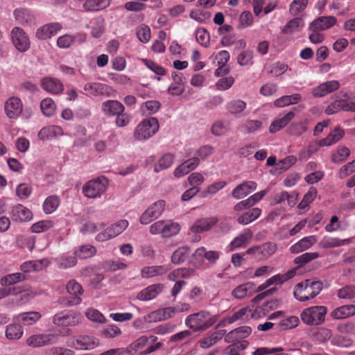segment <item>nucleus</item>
<instances>
[{
    "label": "nucleus",
    "instance_id": "obj_49",
    "mask_svg": "<svg viewBox=\"0 0 355 355\" xmlns=\"http://www.w3.org/2000/svg\"><path fill=\"white\" fill-rule=\"evenodd\" d=\"M304 26V22L302 18L295 17L290 20L286 25L283 28L282 33L284 34H292L294 32L299 31L300 27Z\"/></svg>",
    "mask_w": 355,
    "mask_h": 355
},
{
    "label": "nucleus",
    "instance_id": "obj_30",
    "mask_svg": "<svg viewBox=\"0 0 355 355\" xmlns=\"http://www.w3.org/2000/svg\"><path fill=\"white\" fill-rule=\"evenodd\" d=\"M256 291L254 283L247 282L236 287L232 292V295L236 299H242L246 296L252 295Z\"/></svg>",
    "mask_w": 355,
    "mask_h": 355
},
{
    "label": "nucleus",
    "instance_id": "obj_27",
    "mask_svg": "<svg viewBox=\"0 0 355 355\" xmlns=\"http://www.w3.org/2000/svg\"><path fill=\"white\" fill-rule=\"evenodd\" d=\"M169 270L168 266L166 265L146 266L141 269V276L142 278L148 279L166 274Z\"/></svg>",
    "mask_w": 355,
    "mask_h": 355
},
{
    "label": "nucleus",
    "instance_id": "obj_15",
    "mask_svg": "<svg viewBox=\"0 0 355 355\" xmlns=\"http://www.w3.org/2000/svg\"><path fill=\"white\" fill-rule=\"evenodd\" d=\"M337 22V19L334 16H322L316 18L309 24L311 31H322L329 29Z\"/></svg>",
    "mask_w": 355,
    "mask_h": 355
},
{
    "label": "nucleus",
    "instance_id": "obj_36",
    "mask_svg": "<svg viewBox=\"0 0 355 355\" xmlns=\"http://www.w3.org/2000/svg\"><path fill=\"white\" fill-rule=\"evenodd\" d=\"M226 330L220 329L212 333L209 336H207L204 339L200 341V346L202 348L207 349L211 347L214 344H216L218 341L221 340L223 337L225 335Z\"/></svg>",
    "mask_w": 355,
    "mask_h": 355
},
{
    "label": "nucleus",
    "instance_id": "obj_61",
    "mask_svg": "<svg viewBox=\"0 0 355 355\" xmlns=\"http://www.w3.org/2000/svg\"><path fill=\"white\" fill-rule=\"evenodd\" d=\"M309 0H294L290 5V12L292 15H297L306 7Z\"/></svg>",
    "mask_w": 355,
    "mask_h": 355
},
{
    "label": "nucleus",
    "instance_id": "obj_14",
    "mask_svg": "<svg viewBox=\"0 0 355 355\" xmlns=\"http://www.w3.org/2000/svg\"><path fill=\"white\" fill-rule=\"evenodd\" d=\"M40 85L46 92L52 94H60L64 90V85L58 78L46 76L41 79Z\"/></svg>",
    "mask_w": 355,
    "mask_h": 355
},
{
    "label": "nucleus",
    "instance_id": "obj_58",
    "mask_svg": "<svg viewBox=\"0 0 355 355\" xmlns=\"http://www.w3.org/2000/svg\"><path fill=\"white\" fill-rule=\"evenodd\" d=\"M262 127V122L259 120H247L242 125L241 129L248 134L253 133Z\"/></svg>",
    "mask_w": 355,
    "mask_h": 355
},
{
    "label": "nucleus",
    "instance_id": "obj_3",
    "mask_svg": "<svg viewBox=\"0 0 355 355\" xmlns=\"http://www.w3.org/2000/svg\"><path fill=\"white\" fill-rule=\"evenodd\" d=\"M327 309L324 306H314L305 309L300 317L307 325L316 326L324 322Z\"/></svg>",
    "mask_w": 355,
    "mask_h": 355
},
{
    "label": "nucleus",
    "instance_id": "obj_56",
    "mask_svg": "<svg viewBox=\"0 0 355 355\" xmlns=\"http://www.w3.org/2000/svg\"><path fill=\"white\" fill-rule=\"evenodd\" d=\"M318 257H319L318 252H306L295 257L293 262L297 265V268H300Z\"/></svg>",
    "mask_w": 355,
    "mask_h": 355
},
{
    "label": "nucleus",
    "instance_id": "obj_1",
    "mask_svg": "<svg viewBox=\"0 0 355 355\" xmlns=\"http://www.w3.org/2000/svg\"><path fill=\"white\" fill-rule=\"evenodd\" d=\"M321 281L307 279L298 283L294 291L295 298L300 302H305L315 298L322 289Z\"/></svg>",
    "mask_w": 355,
    "mask_h": 355
},
{
    "label": "nucleus",
    "instance_id": "obj_42",
    "mask_svg": "<svg viewBox=\"0 0 355 355\" xmlns=\"http://www.w3.org/2000/svg\"><path fill=\"white\" fill-rule=\"evenodd\" d=\"M62 131L60 127L57 125H49L42 128L38 132V137L41 140H46L52 138L57 135H60Z\"/></svg>",
    "mask_w": 355,
    "mask_h": 355
},
{
    "label": "nucleus",
    "instance_id": "obj_11",
    "mask_svg": "<svg viewBox=\"0 0 355 355\" xmlns=\"http://www.w3.org/2000/svg\"><path fill=\"white\" fill-rule=\"evenodd\" d=\"M58 336L47 334H34L26 340V344L32 347H40L45 345H52L57 342Z\"/></svg>",
    "mask_w": 355,
    "mask_h": 355
},
{
    "label": "nucleus",
    "instance_id": "obj_43",
    "mask_svg": "<svg viewBox=\"0 0 355 355\" xmlns=\"http://www.w3.org/2000/svg\"><path fill=\"white\" fill-rule=\"evenodd\" d=\"M301 95L299 94L284 96L275 101V105L278 107H283L291 104H296L301 101Z\"/></svg>",
    "mask_w": 355,
    "mask_h": 355
},
{
    "label": "nucleus",
    "instance_id": "obj_44",
    "mask_svg": "<svg viewBox=\"0 0 355 355\" xmlns=\"http://www.w3.org/2000/svg\"><path fill=\"white\" fill-rule=\"evenodd\" d=\"M174 162V155L170 153L164 154L155 166L154 171L159 173L169 168Z\"/></svg>",
    "mask_w": 355,
    "mask_h": 355
},
{
    "label": "nucleus",
    "instance_id": "obj_60",
    "mask_svg": "<svg viewBox=\"0 0 355 355\" xmlns=\"http://www.w3.org/2000/svg\"><path fill=\"white\" fill-rule=\"evenodd\" d=\"M230 123L227 121H216L211 127V132L216 136L224 135L230 128Z\"/></svg>",
    "mask_w": 355,
    "mask_h": 355
},
{
    "label": "nucleus",
    "instance_id": "obj_33",
    "mask_svg": "<svg viewBox=\"0 0 355 355\" xmlns=\"http://www.w3.org/2000/svg\"><path fill=\"white\" fill-rule=\"evenodd\" d=\"M295 113L293 112H288L282 117L273 121L269 128L270 133H275L285 127L291 120L294 118Z\"/></svg>",
    "mask_w": 355,
    "mask_h": 355
},
{
    "label": "nucleus",
    "instance_id": "obj_6",
    "mask_svg": "<svg viewBox=\"0 0 355 355\" xmlns=\"http://www.w3.org/2000/svg\"><path fill=\"white\" fill-rule=\"evenodd\" d=\"M129 223L127 220H120L105 229L96 236L98 242H104L112 239L121 234L128 227Z\"/></svg>",
    "mask_w": 355,
    "mask_h": 355
},
{
    "label": "nucleus",
    "instance_id": "obj_10",
    "mask_svg": "<svg viewBox=\"0 0 355 355\" xmlns=\"http://www.w3.org/2000/svg\"><path fill=\"white\" fill-rule=\"evenodd\" d=\"M66 288L67 293L71 295V297L64 302V304L67 306L79 304L82 302L80 295L83 293L82 286L75 279H71L67 283Z\"/></svg>",
    "mask_w": 355,
    "mask_h": 355
},
{
    "label": "nucleus",
    "instance_id": "obj_38",
    "mask_svg": "<svg viewBox=\"0 0 355 355\" xmlns=\"http://www.w3.org/2000/svg\"><path fill=\"white\" fill-rule=\"evenodd\" d=\"M261 213V209L257 207L252 208L243 214L240 215L237 218V222L241 225H248L258 218Z\"/></svg>",
    "mask_w": 355,
    "mask_h": 355
},
{
    "label": "nucleus",
    "instance_id": "obj_45",
    "mask_svg": "<svg viewBox=\"0 0 355 355\" xmlns=\"http://www.w3.org/2000/svg\"><path fill=\"white\" fill-rule=\"evenodd\" d=\"M23 334L22 327L19 324H12L6 327V336L9 340H18Z\"/></svg>",
    "mask_w": 355,
    "mask_h": 355
},
{
    "label": "nucleus",
    "instance_id": "obj_32",
    "mask_svg": "<svg viewBox=\"0 0 355 355\" xmlns=\"http://www.w3.org/2000/svg\"><path fill=\"white\" fill-rule=\"evenodd\" d=\"M331 316L337 320L347 318L355 315V305L349 304L338 307L331 312Z\"/></svg>",
    "mask_w": 355,
    "mask_h": 355
},
{
    "label": "nucleus",
    "instance_id": "obj_26",
    "mask_svg": "<svg viewBox=\"0 0 355 355\" xmlns=\"http://www.w3.org/2000/svg\"><path fill=\"white\" fill-rule=\"evenodd\" d=\"M345 135L344 130L340 126L336 127L327 137L319 141L320 147L329 146L339 141Z\"/></svg>",
    "mask_w": 355,
    "mask_h": 355
},
{
    "label": "nucleus",
    "instance_id": "obj_5",
    "mask_svg": "<svg viewBox=\"0 0 355 355\" xmlns=\"http://www.w3.org/2000/svg\"><path fill=\"white\" fill-rule=\"evenodd\" d=\"M108 186V180L103 176L88 181L83 187V194L89 198L100 197Z\"/></svg>",
    "mask_w": 355,
    "mask_h": 355
},
{
    "label": "nucleus",
    "instance_id": "obj_13",
    "mask_svg": "<svg viewBox=\"0 0 355 355\" xmlns=\"http://www.w3.org/2000/svg\"><path fill=\"white\" fill-rule=\"evenodd\" d=\"M340 110L345 112H355V102L347 101L345 99H337L329 105L325 110V114L328 115L334 114L338 112Z\"/></svg>",
    "mask_w": 355,
    "mask_h": 355
},
{
    "label": "nucleus",
    "instance_id": "obj_9",
    "mask_svg": "<svg viewBox=\"0 0 355 355\" xmlns=\"http://www.w3.org/2000/svg\"><path fill=\"white\" fill-rule=\"evenodd\" d=\"M10 36L14 46L18 51L25 52L28 50L30 48V40L22 28L14 27L11 31Z\"/></svg>",
    "mask_w": 355,
    "mask_h": 355
},
{
    "label": "nucleus",
    "instance_id": "obj_55",
    "mask_svg": "<svg viewBox=\"0 0 355 355\" xmlns=\"http://www.w3.org/2000/svg\"><path fill=\"white\" fill-rule=\"evenodd\" d=\"M308 130V122L303 121L297 123H293L288 128V132L294 136H300Z\"/></svg>",
    "mask_w": 355,
    "mask_h": 355
},
{
    "label": "nucleus",
    "instance_id": "obj_34",
    "mask_svg": "<svg viewBox=\"0 0 355 355\" xmlns=\"http://www.w3.org/2000/svg\"><path fill=\"white\" fill-rule=\"evenodd\" d=\"M54 261L57 267L60 269H68L74 267L77 264V257L74 254L73 255L62 254L56 257Z\"/></svg>",
    "mask_w": 355,
    "mask_h": 355
},
{
    "label": "nucleus",
    "instance_id": "obj_35",
    "mask_svg": "<svg viewBox=\"0 0 355 355\" xmlns=\"http://www.w3.org/2000/svg\"><path fill=\"white\" fill-rule=\"evenodd\" d=\"M111 0H86L83 8L87 12H96L107 8Z\"/></svg>",
    "mask_w": 355,
    "mask_h": 355
},
{
    "label": "nucleus",
    "instance_id": "obj_29",
    "mask_svg": "<svg viewBox=\"0 0 355 355\" xmlns=\"http://www.w3.org/2000/svg\"><path fill=\"white\" fill-rule=\"evenodd\" d=\"M316 241L317 239L315 236L304 237L293 245L290 248V251L293 254H298L310 248Z\"/></svg>",
    "mask_w": 355,
    "mask_h": 355
},
{
    "label": "nucleus",
    "instance_id": "obj_41",
    "mask_svg": "<svg viewBox=\"0 0 355 355\" xmlns=\"http://www.w3.org/2000/svg\"><path fill=\"white\" fill-rule=\"evenodd\" d=\"M25 279L24 274L21 272H15L8 274L3 276L0 279V284L2 286L6 287L8 286L14 285Z\"/></svg>",
    "mask_w": 355,
    "mask_h": 355
},
{
    "label": "nucleus",
    "instance_id": "obj_31",
    "mask_svg": "<svg viewBox=\"0 0 355 355\" xmlns=\"http://www.w3.org/2000/svg\"><path fill=\"white\" fill-rule=\"evenodd\" d=\"M252 236V232L250 229H245L243 232L233 239L230 244V250L233 251L236 248L245 246L248 243Z\"/></svg>",
    "mask_w": 355,
    "mask_h": 355
},
{
    "label": "nucleus",
    "instance_id": "obj_57",
    "mask_svg": "<svg viewBox=\"0 0 355 355\" xmlns=\"http://www.w3.org/2000/svg\"><path fill=\"white\" fill-rule=\"evenodd\" d=\"M331 343L339 347H349L352 345L353 341L347 336L336 335L331 338Z\"/></svg>",
    "mask_w": 355,
    "mask_h": 355
},
{
    "label": "nucleus",
    "instance_id": "obj_53",
    "mask_svg": "<svg viewBox=\"0 0 355 355\" xmlns=\"http://www.w3.org/2000/svg\"><path fill=\"white\" fill-rule=\"evenodd\" d=\"M53 222L50 220H43L33 223L31 230L34 233H42L48 231L53 227Z\"/></svg>",
    "mask_w": 355,
    "mask_h": 355
},
{
    "label": "nucleus",
    "instance_id": "obj_19",
    "mask_svg": "<svg viewBox=\"0 0 355 355\" xmlns=\"http://www.w3.org/2000/svg\"><path fill=\"white\" fill-rule=\"evenodd\" d=\"M84 90L90 95H111L113 89L107 85L101 83H89L84 85Z\"/></svg>",
    "mask_w": 355,
    "mask_h": 355
},
{
    "label": "nucleus",
    "instance_id": "obj_51",
    "mask_svg": "<svg viewBox=\"0 0 355 355\" xmlns=\"http://www.w3.org/2000/svg\"><path fill=\"white\" fill-rule=\"evenodd\" d=\"M60 204V199L56 196H49L43 204V209L46 214H51L56 210Z\"/></svg>",
    "mask_w": 355,
    "mask_h": 355
},
{
    "label": "nucleus",
    "instance_id": "obj_54",
    "mask_svg": "<svg viewBox=\"0 0 355 355\" xmlns=\"http://www.w3.org/2000/svg\"><path fill=\"white\" fill-rule=\"evenodd\" d=\"M180 230V227L178 223L165 221L164 225V230L162 233V237L168 238L174 235H176Z\"/></svg>",
    "mask_w": 355,
    "mask_h": 355
},
{
    "label": "nucleus",
    "instance_id": "obj_17",
    "mask_svg": "<svg viewBox=\"0 0 355 355\" xmlns=\"http://www.w3.org/2000/svg\"><path fill=\"white\" fill-rule=\"evenodd\" d=\"M10 214L12 220L17 222H26L33 218L32 211L20 204L12 207Z\"/></svg>",
    "mask_w": 355,
    "mask_h": 355
},
{
    "label": "nucleus",
    "instance_id": "obj_4",
    "mask_svg": "<svg viewBox=\"0 0 355 355\" xmlns=\"http://www.w3.org/2000/svg\"><path fill=\"white\" fill-rule=\"evenodd\" d=\"M159 127L158 120L156 118L146 119L137 126L134 137L137 140H146L158 131Z\"/></svg>",
    "mask_w": 355,
    "mask_h": 355
},
{
    "label": "nucleus",
    "instance_id": "obj_7",
    "mask_svg": "<svg viewBox=\"0 0 355 355\" xmlns=\"http://www.w3.org/2000/svg\"><path fill=\"white\" fill-rule=\"evenodd\" d=\"M166 203L163 200L155 202L140 216L139 221L143 225H148L158 218L164 210Z\"/></svg>",
    "mask_w": 355,
    "mask_h": 355
},
{
    "label": "nucleus",
    "instance_id": "obj_21",
    "mask_svg": "<svg viewBox=\"0 0 355 355\" xmlns=\"http://www.w3.org/2000/svg\"><path fill=\"white\" fill-rule=\"evenodd\" d=\"M340 87L338 80H330L320 84L312 90V95L314 97H322L327 94L337 90Z\"/></svg>",
    "mask_w": 355,
    "mask_h": 355
},
{
    "label": "nucleus",
    "instance_id": "obj_25",
    "mask_svg": "<svg viewBox=\"0 0 355 355\" xmlns=\"http://www.w3.org/2000/svg\"><path fill=\"white\" fill-rule=\"evenodd\" d=\"M61 28L62 26L58 23L45 24L37 30L36 37L39 40H46L55 35Z\"/></svg>",
    "mask_w": 355,
    "mask_h": 355
},
{
    "label": "nucleus",
    "instance_id": "obj_18",
    "mask_svg": "<svg viewBox=\"0 0 355 355\" xmlns=\"http://www.w3.org/2000/svg\"><path fill=\"white\" fill-rule=\"evenodd\" d=\"M98 345V340L93 336H79L73 340L71 346L77 349L88 350L95 348Z\"/></svg>",
    "mask_w": 355,
    "mask_h": 355
},
{
    "label": "nucleus",
    "instance_id": "obj_8",
    "mask_svg": "<svg viewBox=\"0 0 355 355\" xmlns=\"http://www.w3.org/2000/svg\"><path fill=\"white\" fill-rule=\"evenodd\" d=\"M157 340V337L155 336H151L149 338L146 336H142L137 338L134 343H132L130 347L132 348L133 351L136 352L147 346V348L144 351V354H150L158 349L162 346V343H157L155 345H153V343Z\"/></svg>",
    "mask_w": 355,
    "mask_h": 355
},
{
    "label": "nucleus",
    "instance_id": "obj_23",
    "mask_svg": "<svg viewBox=\"0 0 355 355\" xmlns=\"http://www.w3.org/2000/svg\"><path fill=\"white\" fill-rule=\"evenodd\" d=\"M101 109L105 115L114 116L117 114H121L125 111L124 105L115 100H107L102 103Z\"/></svg>",
    "mask_w": 355,
    "mask_h": 355
},
{
    "label": "nucleus",
    "instance_id": "obj_59",
    "mask_svg": "<svg viewBox=\"0 0 355 355\" xmlns=\"http://www.w3.org/2000/svg\"><path fill=\"white\" fill-rule=\"evenodd\" d=\"M298 323V317L293 315L281 320L278 324V327L280 330H286L296 327Z\"/></svg>",
    "mask_w": 355,
    "mask_h": 355
},
{
    "label": "nucleus",
    "instance_id": "obj_52",
    "mask_svg": "<svg viewBox=\"0 0 355 355\" xmlns=\"http://www.w3.org/2000/svg\"><path fill=\"white\" fill-rule=\"evenodd\" d=\"M195 271L193 269L182 268L173 270L169 273L168 278L171 281H175L178 278H188L194 274Z\"/></svg>",
    "mask_w": 355,
    "mask_h": 355
},
{
    "label": "nucleus",
    "instance_id": "obj_48",
    "mask_svg": "<svg viewBox=\"0 0 355 355\" xmlns=\"http://www.w3.org/2000/svg\"><path fill=\"white\" fill-rule=\"evenodd\" d=\"M205 248L200 247L195 250V252L192 254L190 263L192 266L196 268H199L202 266L205 257Z\"/></svg>",
    "mask_w": 355,
    "mask_h": 355
},
{
    "label": "nucleus",
    "instance_id": "obj_39",
    "mask_svg": "<svg viewBox=\"0 0 355 355\" xmlns=\"http://www.w3.org/2000/svg\"><path fill=\"white\" fill-rule=\"evenodd\" d=\"M189 253V247L187 245L181 246L172 254L171 261L175 264H180L187 260Z\"/></svg>",
    "mask_w": 355,
    "mask_h": 355
},
{
    "label": "nucleus",
    "instance_id": "obj_37",
    "mask_svg": "<svg viewBox=\"0 0 355 355\" xmlns=\"http://www.w3.org/2000/svg\"><path fill=\"white\" fill-rule=\"evenodd\" d=\"M41 316L39 312L32 311L20 313L15 319L24 325H31L38 321Z\"/></svg>",
    "mask_w": 355,
    "mask_h": 355
},
{
    "label": "nucleus",
    "instance_id": "obj_40",
    "mask_svg": "<svg viewBox=\"0 0 355 355\" xmlns=\"http://www.w3.org/2000/svg\"><path fill=\"white\" fill-rule=\"evenodd\" d=\"M96 253V249L92 245H83L75 250L74 254L80 259H85L94 256Z\"/></svg>",
    "mask_w": 355,
    "mask_h": 355
},
{
    "label": "nucleus",
    "instance_id": "obj_63",
    "mask_svg": "<svg viewBox=\"0 0 355 355\" xmlns=\"http://www.w3.org/2000/svg\"><path fill=\"white\" fill-rule=\"evenodd\" d=\"M137 36L142 43H147L150 39V29L144 24L140 25L137 29Z\"/></svg>",
    "mask_w": 355,
    "mask_h": 355
},
{
    "label": "nucleus",
    "instance_id": "obj_16",
    "mask_svg": "<svg viewBox=\"0 0 355 355\" xmlns=\"http://www.w3.org/2000/svg\"><path fill=\"white\" fill-rule=\"evenodd\" d=\"M257 189V183L254 181H244L238 184L231 193V196L236 200L241 199Z\"/></svg>",
    "mask_w": 355,
    "mask_h": 355
},
{
    "label": "nucleus",
    "instance_id": "obj_2",
    "mask_svg": "<svg viewBox=\"0 0 355 355\" xmlns=\"http://www.w3.org/2000/svg\"><path fill=\"white\" fill-rule=\"evenodd\" d=\"M216 321V315L202 310L188 315L185 319V324L194 331H202L213 326Z\"/></svg>",
    "mask_w": 355,
    "mask_h": 355
},
{
    "label": "nucleus",
    "instance_id": "obj_28",
    "mask_svg": "<svg viewBox=\"0 0 355 355\" xmlns=\"http://www.w3.org/2000/svg\"><path fill=\"white\" fill-rule=\"evenodd\" d=\"M218 220L215 217L202 218L197 220L191 227V231L193 233H201L208 231L214 226Z\"/></svg>",
    "mask_w": 355,
    "mask_h": 355
},
{
    "label": "nucleus",
    "instance_id": "obj_12",
    "mask_svg": "<svg viewBox=\"0 0 355 355\" xmlns=\"http://www.w3.org/2000/svg\"><path fill=\"white\" fill-rule=\"evenodd\" d=\"M4 110L9 119H17L23 110V104L21 99L16 96L10 97L5 103Z\"/></svg>",
    "mask_w": 355,
    "mask_h": 355
},
{
    "label": "nucleus",
    "instance_id": "obj_46",
    "mask_svg": "<svg viewBox=\"0 0 355 355\" xmlns=\"http://www.w3.org/2000/svg\"><path fill=\"white\" fill-rule=\"evenodd\" d=\"M350 155L349 149L345 146H339L331 156V161L338 164L345 162Z\"/></svg>",
    "mask_w": 355,
    "mask_h": 355
},
{
    "label": "nucleus",
    "instance_id": "obj_20",
    "mask_svg": "<svg viewBox=\"0 0 355 355\" xmlns=\"http://www.w3.org/2000/svg\"><path fill=\"white\" fill-rule=\"evenodd\" d=\"M78 320L73 313L69 311H62L56 313L53 317V322L57 326H74Z\"/></svg>",
    "mask_w": 355,
    "mask_h": 355
},
{
    "label": "nucleus",
    "instance_id": "obj_62",
    "mask_svg": "<svg viewBox=\"0 0 355 355\" xmlns=\"http://www.w3.org/2000/svg\"><path fill=\"white\" fill-rule=\"evenodd\" d=\"M171 308H165L159 309L157 311L152 312L148 316L155 321H161L171 317Z\"/></svg>",
    "mask_w": 355,
    "mask_h": 355
},
{
    "label": "nucleus",
    "instance_id": "obj_22",
    "mask_svg": "<svg viewBox=\"0 0 355 355\" xmlns=\"http://www.w3.org/2000/svg\"><path fill=\"white\" fill-rule=\"evenodd\" d=\"M164 285L155 284L148 286L138 293L137 299L141 301H148L156 297L163 290Z\"/></svg>",
    "mask_w": 355,
    "mask_h": 355
},
{
    "label": "nucleus",
    "instance_id": "obj_47",
    "mask_svg": "<svg viewBox=\"0 0 355 355\" xmlns=\"http://www.w3.org/2000/svg\"><path fill=\"white\" fill-rule=\"evenodd\" d=\"M246 108V103L242 100H232L227 103L226 109L232 114L241 113Z\"/></svg>",
    "mask_w": 355,
    "mask_h": 355
},
{
    "label": "nucleus",
    "instance_id": "obj_50",
    "mask_svg": "<svg viewBox=\"0 0 355 355\" xmlns=\"http://www.w3.org/2000/svg\"><path fill=\"white\" fill-rule=\"evenodd\" d=\"M40 108L45 116L50 117L54 114L56 106L52 98H46L41 101Z\"/></svg>",
    "mask_w": 355,
    "mask_h": 355
},
{
    "label": "nucleus",
    "instance_id": "obj_64",
    "mask_svg": "<svg viewBox=\"0 0 355 355\" xmlns=\"http://www.w3.org/2000/svg\"><path fill=\"white\" fill-rule=\"evenodd\" d=\"M338 297L340 299L351 300L355 297V286L348 285L338 291Z\"/></svg>",
    "mask_w": 355,
    "mask_h": 355
},
{
    "label": "nucleus",
    "instance_id": "obj_24",
    "mask_svg": "<svg viewBox=\"0 0 355 355\" xmlns=\"http://www.w3.org/2000/svg\"><path fill=\"white\" fill-rule=\"evenodd\" d=\"M252 333V329L248 326L239 327L230 331L225 336V341L227 343L238 341L248 337Z\"/></svg>",
    "mask_w": 355,
    "mask_h": 355
}]
</instances>
